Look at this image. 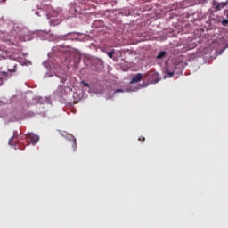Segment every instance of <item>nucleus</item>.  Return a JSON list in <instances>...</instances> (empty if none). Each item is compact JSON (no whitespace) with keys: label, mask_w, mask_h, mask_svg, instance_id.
I'll return each instance as SVG.
<instances>
[{"label":"nucleus","mask_w":228,"mask_h":228,"mask_svg":"<svg viewBox=\"0 0 228 228\" xmlns=\"http://www.w3.org/2000/svg\"><path fill=\"white\" fill-rule=\"evenodd\" d=\"M72 149H73V152H76L77 149V142H76V139L73 137V142H72Z\"/></svg>","instance_id":"6e6552de"},{"label":"nucleus","mask_w":228,"mask_h":228,"mask_svg":"<svg viewBox=\"0 0 228 228\" xmlns=\"http://www.w3.org/2000/svg\"><path fill=\"white\" fill-rule=\"evenodd\" d=\"M26 138H28V140H30L32 145H35L38 142V140H40V137H38V135L35 134H28L26 135Z\"/></svg>","instance_id":"f257e3e1"},{"label":"nucleus","mask_w":228,"mask_h":228,"mask_svg":"<svg viewBox=\"0 0 228 228\" xmlns=\"http://www.w3.org/2000/svg\"><path fill=\"white\" fill-rule=\"evenodd\" d=\"M225 6H227V2H222L216 6V10L220 11L222 8H225Z\"/></svg>","instance_id":"423d86ee"},{"label":"nucleus","mask_w":228,"mask_h":228,"mask_svg":"<svg viewBox=\"0 0 228 228\" xmlns=\"http://www.w3.org/2000/svg\"><path fill=\"white\" fill-rule=\"evenodd\" d=\"M166 55H167V52L162 51V52H160V53L157 55V58H158V60H161V58H165Z\"/></svg>","instance_id":"0eeeda50"},{"label":"nucleus","mask_w":228,"mask_h":228,"mask_svg":"<svg viewBox=\"0 0 228 228\" xmlns=\"http://www.w3.org/2000/svg\"><path fill=\"white\" fill-rule=\"evenodd\" d=\"M8 79V73L7 72H0V86H3V83Z\"/></svg>","instance_id":"20e7f679"},{"label":"nucleus","mask_w":228,"mask_h":228,"mask_svg":"<svg viewBox=\"0 0 228 228\" xmlns=\"http://www.w3.org/2000/svg\"><path fill=\"white\" fill-rule=\"evenodd\" d=\"M107 56H109V58H113V54H115V49H112L110 52H106Z\"/></svg>","instance_id":"9d476101"},{"label":"nucleus","mask_w":228,"mask_h":228,"mask_svg":"<svg viewBox=\"0 0 228 228\" xmlns=\"http://www.w3.org/2000/svg\"><path fill=\"white\" fill-rule=\"evenodd\" d=\"M118 92H124V89H116L115 94H118Z\"/></svg>","instance_id":"2eb2a0df"},{"label":"nucleus","mask_w":228,"mask_h":228,"mask_svg":"<svg viewBox=\"0 0 228 228\" xmlns=\"http://www.w3.org/2000/svg\"><path fill=\"white\" fill-rule=\"evenodd\" d=\"M17 138H19V136L17 135V134H13V136L9 140V145H11V146H13V145H15V143H18V145H20V141H18V142H17V141H15V140H17Z\"/></svg>","instance_id":"7ed1b4c3"},{"label":"nucleus","mask_w":228,"mask_h":228,"mask_svg":"<svg viewBox=\"0 0 228 228\" xmlns=\"http://www.w3.org/2000/svg\"><path fill=\"white\" fill-rule=\"evenodd\" d=\"M153 77H158V74H153Z\"/></svg>","instance_id":"a211bd4d"},{"label":"nucleus","mask_w":228,"mask_h":228,"mask_svg":"<svg viewBox=\"0 0 228 228\" xmlns=\"http://www.w3.org/2000/svg\"><path fill=\"white\" fill-rule=\"evenodd\" d=\"M223 26H228V18L222 20Z\"/></svg>","instance_id":"9b49d317"},{"label":"nucleus","mask_w":228,"mask_h":228,"mask_svg":"<svg viewBox=\"0 0 228 228\" xmlns=\"http://www.w3.org/2000/svg\"><path fill=\"white\" fill-rule=\"evenodd\" d=\"M98 63H100V65L102 67V65H104V62H102V61H98Z\"/></svg>","instance_id":"f3484780"},{"label":"nucleus","mask_w":228,"mask_h":228,"mask_svg":"<svg viewBox=\"0 0 228 228\" xmlns=\"http://www.w3.org/2000/svg\"><path fill=\"white\" fill-rule=\"evenodd\" d=\"M139 142H145V137H143V136H141V137H139Z\"/></svg>","instance_id":"ddd939ff"},{"label":"nucleus","mask_w":228,"mask_h":228,"mask_svg":"<svg viewBox=\"0 0 228 228\" xmlns=\"http://www.w3.org/2000/svg\"><path fill=\"white\" fill-rule=\"evenodd\" d=\"M60 15V12L58 11H53L52 13L48 14L47 17L50 19V20H54V17H58Z\"/></svg>","instance_id":"39448f33"},{"label":"nucleus","mask_w":228,"mask_h":228,"mask_svg":"<svg viewBox=\"0 0 228 228\" xmlns=\"http://www.w3.org/2000/svg\"><path fill=\"white\" fill-rule=\"evenodd\" d=\"M70 12H71V13H73V12H74L75 13H77V9H76V7H71V8H70Z\"/></svg>","instance_id":"f8f14e48"},{"label":"nucleus","mask_w":228,"mask_h":228,"mask_svg":"<svg viewBox=\"0 0 228 228\" xmlns=\"http://www.w3.org/2000/svg\"><path fill=\"white\" fill-rule=\"evenodd\" d=\"M169 77H172V76H174V72H167Z\"/></svg>","instance_id":"dca6fc26"},{"label":"nucleus","mask_w":228,"mask_h":228,"mask_svg":"<svg viewBox=\"0 0 228 228\" xmlns=\"http://www.w3.org/2000/svg\"><path fill=\"white\" fill-rule=\"evenodd\" d=\"M20 149L21 151H24V148L20 147Z\"/></svg>","instance_id":"6ab92c4d"},{"label":"nucleus","mask_w":228,"mask_h":228,"mask_svg":"<svg viewBox=\"0 0 228 228\" xmlns=\"http://www.w3.org/2000/svg\"><path fill=\"white\" fill-rule=\"evenodd\" d=\"M8 71L13 74V72H17V64L13 65V68H9Z\"/></svg>","instance_id":"1a4fd4ad"},{"label":"nucleus","mask_w":228,"mask_h":228,"mask_svg":"<svg viewBox=\"0 0 228 228\" xmlns=\"http://www.w3.org/2000/svg\"><path fill=\"white\" fill-rule=\"evenodd\" d=\"M82 83H83L84 86H86L87 88L90 87V85L88 83H85L84 81Z\"/></svg>","instance_id":"4468645a"},{"label":"nucleus","mask_w":228,"mask_h":228,"mask_svg":"<svg viewBox=\"0 0 228 228\" xmlns=\"http://www.w3.org/2000/svg\"><path fill=\"white\" fill-rule=\"evenodd\" d=\"M143 78V74L142 73H137L135 75L133 76L130 83H140V81H142V79Z\"/></svg>","instance_id":"f03ea898"}]
</instances>
